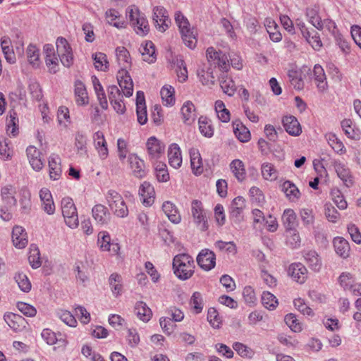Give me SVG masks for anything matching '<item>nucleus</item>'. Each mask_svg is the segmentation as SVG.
Wrapping results in <instances>:
<instances>
[{
    "mask_svg": "<svg viewBox=\"0 0 361 361\" xmlns=\"http://www.w3.org/2000/svg\"><path fill=\"white\" fill-rule=\"evenodd\" d=\"M56 52L52 44L44 45L43 51L46 66L49 73L55 74L59 71V60L65 67L70 68L73 64V54L68 41L62 37H58L56 42Z\"/></svg>",
    "mask_w": 361,
    "mask_h": 361,
    "instance_id": "f257e3e1",
    "label": "nucleus"
},
{
    "mask_svg": "<svg viewBox=\"0 0 361 361\" xmlns=\"http://www.w3.org/2000/svg\"><path fill=\"white\" fill-rule=\"evenodd\" d=\"M175 21L185 45L191 49H195L197 42L196 30L194 27H190L188 20L180 11L175 13Z\"/></svg>",
    "mask_w": 361,
    "mask_h": 361,
    "instance_id": "f03ea898",
    "label": "nucleus"
},
{
    "mask_svg": "<svg viewBox=\"0 0 361 361\" xmlns=\"http://www.w3.org/2000/svg\"><path fill=\"white\" fill-rule=\"evenodd\" d=\"M173 267L176 276L181 280L190 279L194 273L193 258L187 254L176 255L173 260Z\"/></svg>",
    "mask_w": 361,
    "mask_h": 361,
    "instance_id": "7ed1b4c3",
    "label": "nucleus"
},
{
    "mask_svg": "<svg viewBox=\"0 0 361 361\" xmlns=\"http://www.w3.org/2000/svg\"><path fill=\"white\" fill-rule=\"evenodd\" d=\"M106 202L113 213L119 218L128 215V209L123 197L114 190H109L105 195Z\"/></svg>",
    "mask_w": 361,
    "mask_h": 361,
    "instance_id": "20e7f679",
    "label": "nucleus"
},
{
    "mask_svg": "<svg viewBox=\"0 0 361 361\" xmlns=\"http://www.w3.org/2000/svg\"><path fill=\"white\" fill-rule=\"evenodd\" d=\"M127 13H128L130 23L135 32L140 36L147 35L149 31V26L145 15L141 13L137 8H128Z\"/></svg>",
    "mask_w": 361,
    "mask_h": 361,
    "instance_id": "39448f33",
    "label": "nucleus"
},
{
    "mask_svg": "<svg viewBox=\"0 0 361 361\" xmlns=\"http://www.w3.org/2000/svg\"><path fill=\"white\" fill-rule=\"evenodd\" d=\"M61 210L66 224L71 228L78 227L79 221L77 209L71 197H66L62 199Z\"/></svg>",
    "mask_w": 361,
    "mask_h": 361,
    "instance_id": "423d86ee",
    "label": "nucleus"
},
{
    "mask_svg": "<svg viewBox=\"0 0 361 361\" xmlns=\"http://www.w3.org/2000/svg\"><path fill=\"white\" fill-rule=\"evenodd\" d=\"M206 56L208 62L214 67L217 66L222 71H228L230 63L227 55L221 51H216L214 47H210L207 49Z\"/></svg>",
    "mask_w": 361,
    "mask_h": 361,
    "instance_id": "0eeeda50",
    "label": "nucleus"
},
{
    "mask_svg": "<svg viewBox=\"0 0 361 361\" xmlns=\"http://www.w3.org/2000/svg\"><path fill=\"white\" fill-rule=\"evenodd\" d=\"M191 214L196 226L204 231L208 228V221L206 213L203 209L202 203L197 200L192 202Z\"/></svg>",
    "mask_w": 361,
    "mask_h": 361,
    "instance_id": "6e6552de",
    "label": "nucleus"
},
{
    "mask_svg": "<svg viewBox=\"0 0 361 361\" xmlns=\"http://www.w3.org/2000/svg\"><path fill=\"white\" fill-rule=\"evenodd\" d=\"M153 21L155 27L161 32H165L171 24V20L166 10L162 6H156L153 9Z\"/></svg>",
    "mask_w": 361,
    "mask_h": 361,
    "instance_id": "1a4fd4ad",
    "label": "nucleus"
},
{
    "mask_svg": "<svg viewBox=\"0 0 361 361\" xmlns=\"http://www.w3.org/2000/svg\"><path fill=\"white\" fill-rule=\"evenodd\" d=\"M146 147L149 158L151 160H157L164 153L165 145L155 136L149 137L146 142Z\"/></svg>",
    "mask_w": 361,
    "mask_h": 361,
    "instance_id": "9d476101",
    "label": "nucleus"
},
{
    "mask_svg": "<svg viewBox=\"0 0 361 361\" xmlns=\"http://www.w3.org/2000/svg\"><path fill=\"white\" fill-rule=\"evenodd\" d=\"M331 164L338 177L343 181V184L348 188L351 187L353 185V177L347 165L336 159L332 160Z\"/></svg>",
    "mask_w": 361,
    "mask_h": 361,
    "instance_id": "9b49d317",
    "label": "nucleus"
},
{
    "mask_svg": "<svg viewBox=\"0 0 361 361\" xmlns=\"http://www.w3.org/2000/svg\"><path fill=\"white\" fill-rule=\"evenodd\" d=\"M197 264L205 271H210L216 265V255L209 249L202 250L197 257Z\"/></svg>",
    "mask_w": 361,
    "mask_h": 361,
    "instance_id": "f8f14e48",
    "label": "nucleus"
},
{
    "mask_svg": "<svg viewBox=\"0 0 361 361\" xmlns=\"http://www.w3.org/2000/svg\"><path fill=\"white\" fill-rule=\"evenodd\" d=\"M118 85L123 94L129 97L133 93V82L129 73L124 68H121L117 73Z\"/></svg>",
    "mask_w": 361,
    "mask_h": 361,
    "instance_id": "ddd939ff",
    "label": "nucleus"
},
{
    "mask_svg": "<svg viewBox=\"0 0 361 361\" xmlns=\"http://www.w3.org/2000/svg\"><path fill=\"white\" fill-rule=\"evenodd\" d=\"M97 244L102 251H109L112 255H116L120 250L118 243L111 242V236L106 231H101L98 234Z\"/></svg>",
    "mask_w": 361,
    "mask_h": 361,
    "instance_id": "4468645a",
    "label": "nucleus"
},
{
    "mask_svg": "<svg viewBox=\"0 0 361 361\" xmlns=\"http://www.w3.org/2000/svg\"><path fill=\"white\" fill-rule=\"evenodd\" d=\"M288 275L297 283L302 284L307 279V269L300 262L292 263L288 269Z\"/></svg>",
    "mask_w": 361,
    "mask_h": 361,
    "instance_id": "2eb2a0df",
    "label": "nucleus"
},
{
    "mask_svg": "<svg viewBox=\"0 0 361 361\" xmlns=\"http://www.w3.org/2000/svg\"><path fill=\"white\" fill-rule=\"evenodd\" d=\"M245 207V200L238 196L233 199L231 204L230 217L235 223H239L243 219V212Z\"/></svg>",
    "mask_w": 361,
    "mask_h": 361,
    "instance_id": "dca6fc26",
    "label": "nucleus"
},
{
    "mask_svg": "<svg viewBox=\"0 0 361 361\" xmlns=\"http://www.w3.org/2000/svg\"><path fill=\"white\" fill-rule=\"evenodd\" d=\"M136 114L137 121L140 125H144L147 121V107L144 92L137 91L136 94Z\"/></svg>",
    "mask_w": 361,
    "mask_h": 361,
    "instance_id": "f3484780",
    "label": "nucleus"
},
{
    "mask_svg": "<svg viewBox=\"0 0 361 361\" xmlns=\"http://www.w3.org/2000/svg\"><path fill=\"white\" fill-rule=\"evenodd\" d=\"M302 256L305 263L312 271H319L321 269L322 265V259L315 250H304Z\"/></svg>",
    "mask_w": 361,
    "mask_h": 361,
    "instance_id": "a211bd4d",
    "label": "nucleus"
},
{
    "mask_svg": "<svg viewBox=\"0 0 361 361\" xmlns=\"http://www.w3.org/2000/svg\"><path fill=\"white\" fill-rule=\"evenodd\" d=\"M94 219L99 225L108 224L111 220V214L107 207L102 204L94 205L92 209Z\"/></svg>",
    "mask_w": 361,
    "mask_h": 361,
    "instance_id": "6ab92c4d",
    "label": "nucleus"
},
{
    "mask_svg": "<svg viewBox=\"0 0 361 361\" xmlns=\"http://www.w3.org/2000/svg\"><path fill=\"white\" fill-rule=\"evenodd\" d=\"M282 123L286 131L292 136H298L302 133L300 124L293 116H283Z\"/></svg>",
    "mask_w": 361,
    "mask_h": 361,
    "instance_id": "aec40b11",
    "label": "nucleus"
},
{
    "mask_svg": "<svg viewBox=\"0 0 361 361\" xmlns=\"http://www.w3.org/2000/svg\"><path fill=\"white\" fill-rule=\"evenodd\" d=\"M93 141L95 149L97 150L99 157L102 159H106L109 154L107 143L102 131H97L93 135Z\"/></svg>",
    "mask_w": 361,
    "mask_h": 361,
    "instance_id": "412c9836",
    "label": "nucleus"
},
{
    "mask_svg": "<svg viewBox=\"0 0 361 361\" xmlns=\"http://www.w3.org/2000/svg\"><path fill=\"white\" fill-rule=\"evenodd\" d=\"M74 96L78 106H85L89 102L86 87L79 80H75L74 83Z\"/></svg>",
    "mask_w": 361,
    "mask_h": 361,
    "instance_id": "4be33fe9",
    "label": "nucleus"
},
{
    "mask_svg": "<svg viewBox=\"0 0 361 361\" xmlns=\"http://www.w3.org/2000/svg\"><path fill=\"white\" fill-rule=\"evenodd\" d=\"M39 197L43 210L49 215L54 214L55 204L50 190L45 188H42L39 191Z\"/></svg>",
    "mask_w": 361,
    "mask_h": 361,
    "instance_id": "5701e85b",
    "label": "nucleus"
},
{
    "mask_svg": "<svg viewBox=\"0 0 361 361\" xmlns=\"http://www.w3.org/2000/svg\"><path fill=\"white\" fill-rule=\"evenodd\" d=\"M12 241L13 245L18 249H23L27 245V233L22 226H16L13 227Z\"/></svg>",
    "mask_w": 361,
    "mask_h": 361,
    "instance_id": "b1692460",
    "label": "nucleus"
},
{
    "mask_svg": "<svg viewBox=\"0 0 361 361\" xmlns=\"http://www.w3.org/2000/svg\"><path fill=\"white\" fill-rule=\"evenodd\" d=\"M49 177L54 180H59L61 176V158L59 155L52 154L48 159Z\"/></svg>",
    "mask_w": 361,
    "mask_h": 361,
    "instance_id": "393cba45",
    "label": "nucleus"
},
{
    "mask_svg": "<svg viewBox=\"0 0 361 361\" xmlns=\"http://www.w3.org/2000/svg\"><path fill=\"white\" fill-rule=\"evenodd\" d=\"M169 163L174 169H178L182 164L180 148L176 143L171 144L168 149Z\"/></svg>",
    "mask_w": 361,
    "mask_h": 361,
    "instance_id": "a878e982",
    "label": "nucleus"
},
{
    "mask_svg": "<svg viewBox=\"0 0 361 361\" xmlns=\"http://www.w3.org/2000/svg\"><path fill=\"white\" fill-rule=\"evenodd\" d=\"M190 158V166L192 173L199 176L203 173L202 159L199 150L196 148H191L189 150Z\"/></svg>",
    "mask_w": 361,
    "mask_h": 361,
    "instance_id": "bb28decb",
    "label": "nucleus"
},
{
    "mask_svg": "<svg viewBox=\"0 0 361 361\" xmlns=\"http://www.w3.org/2000/svg\"><path fill=\"white\" fill-rule=\"evenodd\" d=\"M335 252L343 259L350 255V247L348 240L342 237H336L333 241Z\"/></svg>",
    "mask_w": 361,
    "mask_h": 361,
    "instance_id": "cd10ccee",
    "label": "nucleus"
},
{
    "mask_svg": "<svg viewBox=\"0 0 361 361\" xmlns=\"http://www.w3.org/2000/svg\"><path fill=\"white\" fill-rule=\"evenodd\" d=\"M233 130L235 137L242 142H247L250 140V132L240 121H233Z\"/></svg>",
    "mask_w": 361,
    "mask_h": 361,
    "instance_id": "c85d7f7f",
    "label": "nucleus"
},
{
    "mask_svg": "<svg viewBox=\"0 0 361 361\" xmlns=\"http://www.w3.org/2000/svg\"><path fill=\"white\" fill-rule=\"evenodd\" d=\"M4 319L8 326L14 331H20L25 326H23L24 319L16 314L6 313Z\"/></svg>",
    "mask_w": 361,
    "mask_h": 361,
    "instance_id": "c756f323",
    "label": "nucleus"
},
{
    "mask_svg": "<svg viewBox=\"0 0 361 361\" xmlns=\"http://www.w3.org/2000/svg\"><path fill=\"white\" fill-rule=\"evenodd\" d=\"M139 194L143 198V203L146 206H149L154 202L155 192L154 187L149 183L145 181L140 185Z\"/></svg>",
    "mask_w": 361,
    "mask_h": 361,
    "instance_id": "7c9ffc66",
    "label": "nucleus"
},
{
    "mask_svg": "<svg viewBox=\"0 0 361 361\" xmlns=\"http://www.w3.org/2000/svg\"><path fill=\"white\" fill-rule=\"evenodd\" d=\"M162 210L168 219L173 224H178L181 221V216L176 205L170 201L163 203Z\"/></svg>",
    "mask_w": 361,
    "mask_h": 361,
    "instance_id": "2f4dec72",
    "label": "nucleus"
},
{
    "mask_svg": "<svg viewBox=\"0 0 361 361\" xmlns=\"http://www.w3.org/2000/svg\"><path fill=\"white\" fill-rule=\"evenodd\" d=\"M16 193V188L12 185H6L1 188V199L9 207L15 206L17 203Z\"/></svg>",
    "mask_w": 361,
    "mask_h": 361,
    "instance_id": "473e14b6",
    "label": "nucleus"
},
{
    "mask_svg": "<svg viewBox=\"0 0 361 361\" xmlns=\"http://www.w3.org/2000/svg\"><path fill=\"white\" fill-rule=\"evenodd\" d=\"M109 284L114 297L118 298L122 294L123 279L120 274L117 273L111 274L109 278Z\"/></svg>",
    "mask_w": 361,
    "mask_h": 361,
    "instance_id": "72a5a7b5",
    "label": "nucleus"
},
{
    "mask_svg": "<svg viewBox=\"0 0 361 361\" xmlns=\"http://www.w3.org/2000/svg\"><path fill=\"white\" fill-rule=\"evenodd\" d=\"M313 75L317 87L321 92L324 91L327 87L326 77L323 68L316 64L313 68Z\"/></svg>",
    "mask_w": 361,
    "mask_h": 361,
    "instance_id": "f704fd0d",
    "label": "nucleus"
},
{
    "mask_svg": "<svg viewBox=\"0 0 361 361\" xmlns=\"http://www.w3.org/2000/svg\"><path fill=\"white\" fill-rule=\"evenodd\" d=\"M128 161L133 174L138 178H142L145 175L143 169L144 162L137 155L130 154L128 157Z\"/></svg>",
    "mask_w": 361,
    "mask_h": 361,
    "instance_id": "c9c22d12",
    "label": "nucleus"
},
{
    "mask_svg": "<svg viewBox=\"0 0 361 361\" xmlns=\"http://www.w3.org/2000/svg\"><path fill=\"white\" fill-rule=\"evenodd\" d=\"M282 190L287 198L292 202L297 201L300 197V192L297 186L290 180H286L282 184Z\"/></svg>",
    "mask_w": 361,
    "mask_h": 361,
    "instance_id": "e433bc0d",
    "label": "nucleus"
},
{
    "mask_svg": "<svg viewBox=\"0 0 361 361\" xmlns=\"http://www.w3.org/2000/svg\"><path fill=\"white\" fill-rule=\"evenodd\" d=\"M230 169L233 176L239 182L245 179L246 172L243 162L240 159H234L230 164Z\"/></svg>",
    "mask_w": 361,
    "mask_h": 361,
    "instance_id": "4c0bfd02",
    "label": "nucleus"
},
{
    "mask_svg": "<svg viewBox=\"0 0 361 361\" xmlns=\"http://www.w3.org/2000/svg\"><path fill=\"white\" fill-rule=\"evenodd\" d=\"M197 77L204 85H213L215 81V76L212 67H203L197 71Z\"/></svg>",
    "mask_w": 361,
    "mask_h": 361,
    "instance_id": "58836bf2",
    "label": "nucleus"
},
{
    "mask_svg": "<svg viewBox=\"0 0 361 361\" xmlns=\"http://www.w3.org/2000/svg\"><path fill=\"white\" fill-rule=\"evenodd\" d=\"M282 221L286 231H293L297 226L295 212L291 209H285L282 215Z\"/></svg>",
    "mask_w": 361,
    "mask_h": 361,
    "instance_id": "ea45409f",
    "label": "nucleus"
},
{
    "mask_svg": "<svg viewBox=\"0 0 361 361\" xmlns=\"http://www.w3.org/2000/svg\"><path fill=\"white\" fill-rule=\"evenodd\" d=\"M140 52L145 61L152 63L156 61L155 47L152 42H146Z\"/></svg>",
    "mask_w": 361,
    "mask_h": 361,
    "instance_id": "a19ab883",
    "label": "nucleus"
},
{
    "mask_svg": "<svg viewBox=\"0 0 361 361\" xmlns=\"http://www.w3.org/2000/svg\"><path fill=\"white\" fill-rule=\"evenodd\" d=\"M195 109L194 104L190 102H185L182 108L181 114L184 123L191 124L195 119Z\"/></svg>",
    "mask_w": 361,
    "mask_h": 361,
    "instance_id": "79ce46f5",
    "label": "nucleus"
},
{
    "mask_svg": "<svg viewBox=\"0 0 361 361\" xmlns=\"http://www.w3.org/2000/svg\"><path fill=\"white\" fill-rule=\"evenodd\" d=\"M87 137L80 132H78L75 137V147L77 154L80 157L87 156Z\"/></svg>",
    "mask_w": 361,
    "mask_h": 361,
    "instance_id": "37998d69",
    "label": "nucleus"
},
{
    "mask_svg": "<svg viewBox=\"0 0 361 361\" xmlns=\"http://www.w3.org/2000/svg\"><path fill=\"white\" fill-rule=\"evenodd\" d=\"M134 311L137 317L145 322H148L152 317L151 310L142 301L137 302L135 304Z\"/></svg>",
    "mask_w": 361,
    "mask_h": 361,
    "instance_id": "c03bdc74",
    "label": "nucleus"
},
{
    "mask_svg": "<svg viewBox=\"0 0 361 361\" xmlns=\"http://www.w3.org/2000/svg\"><path fill=\"white\" fill-rule=\"evenodd\" d=\"M26 55L30 64L34 68H38L41 63L39 50L33 44H29L26 49Z\"/></svg>",
    "mask_w": 361,
    "mask_h": 361,
    "instance_id": "a18cd8bd",
    "label": "nucleus"
},
{
    "mask_svg": "<svg viewBox=\"0 0 361 361\" xmlns=\"http://www.w3.org/2000/svg\"><path fill=\"white\" fill-rule=\"evenodd\" d=\"M116 59L118 63L126 69L131 65V59L127 49L124 47H118L116 49Z\"/></svg>",
    "mask_w": 361,
    "mask_h": 361,
    "instance_id": "49530a36",
    "label": "nucleus"
},
{
    "mask_svg": "<svg viewBox=\"0 0 361 361\" xmlns=\"http://www.w3.org/2000/svg\"><path fill=\"white\" fill-rule=\"evenodd\" d=\"M326 138L329 145L334 150L335 152L339 154H345L346 149L343 143L337 137L334 133H329L326 135Z\"/></svg>",
    "mask_w": 361,
    "mask_h": 361,
    "instance_id": "de8ad7c7",
    "label": "nucleus"
},
{
    "mask_svg": "<svg viewBox=\"0 0 361 361\" xmlns=\"http://www.w3.org/2000/svg\"><path fill=\"white\" fill-rule=\"evenodd\" d=\"M18 118L16 112H10L8 118L6 120L7 133L13 137L18 133Z\"/></svg>",
    "mask_w": 361,
    "mask_h": 361,
    "instance_id": "09e8293b",
    "label": "nucleus"
},
{
    "mask_svg": "<svg viewBox=\"0 0 361 361\" xmlns=\"http://www.w3.org/2000/svg\"><path fill=\"white\" fill-rule=\"evenodd\" d=\"M306 16L310 23L315 28L322 30L324 28V23L316 9L308 8L306 10Z\"/></svg>",
    "mask_w": 361,
    "mask_h": 361,
    "instance_id": "8fccbe9b",
    "label": "nucleus"
},
{
    "mask_svg": "<svg viewBox=\"0 0 361 361\" xmlns=\"http://www.w3.org/2000/svg\"><path fill=\"white\" fill-rule=\"evenodd\" d=\"M288 76L291 85L295 90H301L304 88L305 84L300 72L291 70L288 71Z\"/></svg>",
    "mask_w": 361,
    "mask_h": 361,
    "instance_id": "3c124183",
    "label": "nucleus"
},
{
    "mask_svg": "<svg viewBox=\"0 0 361 361\" xmlns=\"http://www.w3.org/2000/svg\"><path fill=\"white\" fill-rule=\"evenodd\" d=\"M262 175L265 180H275L278 178V171L271 163H264L262 165Z\"/></svg>",
    "mask_w": 361,
    "mask_h": 361,
    "instance_id": "603ef678",
    "label": "nucleus"
},
{
    "mask_svg": "<svg viewBox=\"0 0 361 361\" xmlns=\"http://www.w3.org/2000/svg\"><path fill=\"white\" fill-rule=\"evenodd\" d=\"M14 279L23 292L28 293L31 290V283L25 274L18 272L16 274Z\"/></svg>",
    "mask_w": 361,
    "mask_h": 361,
    "instance_id": "864d4df0",
    "label": "nucleus"
},
{
    "mask_svg": "<svg viewBox=\"0 0 361 361\" xmlns=\"http://www.w3.org/2000/svg\"><path fill=\"white\" fill-rule=\"evenodd\" d=\"M161 97L166 106H172L175 103L174 88L171 86H164L160 91Z\"/></svg>",
    "mask_w": 361,
    "mask_h": 361,
    "instance_id": "5fc2aeb1",
    "label": "nucleus"
},
{
    "mask_svg": "<svg viewBox=\"0 0 361 361\" xmlns=\"http://www.w3.org/2000/svg\"><path fill=\"white\" fill-rule=\"evenodd\" d=\"M190 305L195 314H200L203 310V300L200 293L195 292L190 300Z\"/></svg>",
    "mask_w": 361,
    "mask_h": 361,
    "instance_id": "6e6d98bb",
    "label": "nucleus"
},
{
    "mask_svg": "<svg viewBox=\"0 0 361 361\" xmlns=\"http://www.w3.org/2000/svg\"><path fill=\"white\" fill-rule=\"evenodd\" d=\"M92 58L94 61V67L96 69L102 71H107L109 62L106 54L102 52H98L93 54Z\"/></svg>",
    "mask_w": 361,
    "mask_h": 361,
    "instance_id": "4d7b16f0",
    "label": "nucleus"
},
{
    "mask_svg": "<svg viewBox=\"0 0 361 361\" xmlns=\"http://www.w3.org/2000/svg\"><path fill=\"white\" fill-rule=\"evenodd\" d=\"M40 253L35 245H31L28 260L32 269H37L41 266Z\"/></svg>",
    "mask_w": 361,
    "mask_h": 361,
    "instance_id": "13d9d810",
    "label": "nucleus"
},
{
    "mask_svg": "<svg viewBox=\"0 0 361 361\" xmlns=\"http://www.w3.org/2000/svg\"><path fill=\"white\" fill-rule=\"evenodd\" d=\"M262 305L268 310H274L278 305L276 296L268 291H264L262 295Z\"/></svg>",
    "mask_w": 361,
    "mask_h": 361,
    "instance_id": "bf43d9fd",
    "label": "nucleus"
},
{
    "mask_svg": "<svg viewBox=\"0 0 361 361\" xmlns=\"http://www.w3.org/2000/svg\"><path fill=\"white\" fill-rule=\"evenodd\" d=\"M154 169L156 176L159 182H166L169 180V173L166 164L157 162Z\"/></svg>",
    "mask_w": 361,
    "mask_h": 361,
    "instance_id": "052dcab7",
    "label": "nucleus"
},
{
    "mask_svg": "<svg viewBox=\"0 0 361 361\" xmlns=\"http://www.w3.org/2000/svg\"><path fill=\"white\" fill-rule=\"evenodd\" d=\"M105 16L107 20V23L113 25L114 27H116L117 28H123L124 27V23L116 22V20L119 18L120 14L118 11L114 8H110L107 10L105 13Z\"/></svg>",
    "mask_w": 361,
    "mask_h": 361,
    "instance_id": "680f3d73",
    "label": "nucleus"
},
{
    "mask_svg": "<svg viewBox=\"0 0 361 361\" xmlns=\"http://www.w3.org/2000/svg\"><path fill=\"white\" fill-rule=\"evenodd\" d=\"M284 321L293 331L300 332L302 331V324L299 322L295 314L293 313L286 314Z\"/></svg>",
    "mask_w": 361,
    "mask_h": 361,
    "instance_id": "e2e57ef3",
    "label": "nucleus"
},
{
    "mask_svg": "<svg viewBox=\"0 0 361 361\" xmlns=\"http://www.w3.org/2000/svg\"><path fill=\"white\" fill-rule=\"evenodd\" d=\"M324 214L329 221L336 223L340 219V214L331 203L324 205Z\"/></svg>",
    "mask_w": 361,
    "mask_h": 361,
    "instance_id": "0e129e2a",
    "label": "nucleus"
},
{
    "mask_svg": "<svg viewBox=\"0 0 361 361\" xmlns=\"http://www.w3.org/2000/svg\"><path fill=\"white\" fill-rule=\"evenodd\" d=\"M220 86L223 92L228 96H233L235 92V85L233 80L226 77L220 80Z\"/></svg>",
    "mask_w": 361,
    "mask_h": 361,
    "instance_id": "69168bd1",
    "label": "nucleus"
},
{
    "mask_svg": "<svg viewBox=\"0 0 361 361\" xmlns=\"http://www.w3.org/2000/svg\"><path fill=\"white\" fill-rule=\"evenodd\" d=\"M199 129L200 133L207 137H211L214 135L213 128L208 123L206 117L201 116L199 118Z\"/></svg>",
    "mask_w": 361,
    "mask_h": 361,
    "instance_id": "338daca9",
    "label": "nucleus"
},
{
    "mask_svg": "<svg viewBox=\"0 0 361 361\" xmlns=\"http://www.w3.org/2000/svg\"><path fill=\"white\" fill-rule=\"evenodd\" d=\"M17 307L26 317H32L37 314V310L34 306L24 302H18Z\"/></svg>",
    "mask_w": 361,
    "mask_h": 361,
    "instance_id": "774afa93",
    "label": "nucleus"
}]
</instances>
